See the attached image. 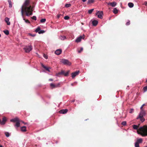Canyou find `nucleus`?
<instances>
[{
	"label": "nucleus",
	"mask_w": 147,
	"mask_h": 147,
	"mask_svg": "<svg viewBox=\"0 0 147 147\" xmlns=\"http://www.w3.org/2000/svg\"><path fill=\"white\" fill-rule=\"evenodd\" d=\"M30 3L29 0H26L22 7L21 13L23 18L24 12L26 13V14L27 16L32 14L33 9L32 6L30 5Z\"/></svg>",
	"instance_id": "1"
},
{
	"label": "nucleus",
	"mask_w": 147,
	"mask_h": 147,
	"mask_svg": "<svg viewBox=\"0 0 147 147\" xmlns=\"http://www.w3.org/2000/svg\"><path fill=\"white\" fill-rule=\"evenodd\" d=\"M133 128L135 129H138L137 132L138 134H140L143 137L147 136V126L144 125L140 127L138 129V126L135 125L133 126Z\"/></svg>",
	"instance_id": "2"
},
{
	"label": "nucleus",
	"mask_w": 147,
	"mask_h": 147,
	"mask_svg": "<svg viewBox=\"0 0 147 147\" xmlns=\"http://www.w3.org/2000/svg\"><path fill=\"white\" fill-rule=\"evenodd\" d=\"M146 114V113L145 111H141L136 119H139L141 121L143 122L145 121V119L143 117L145 116Z\"/></svg>",
	"instance_id": "3"
},
{
	"label": "nucleus",
	"mask_w": 147,
	"mask_h": 147,
	"mask_svg": "<svg viewBox=\"0 0 147 147\" xmlns=\"http://www.w3.org/2000/svg\"><path fill=\"white\" fill-rule=\"evenodd\" d=\"M10 121L11 122L16 123L14 125L15 126L18 127L20 126V122L21 121L18 118L15 117L14 119H11Z\"/></svg>",
	"instance_id": "4"
},
{
	"label": "nucleus",
	"mask_w": 147,
	"mask_h": 147,
	"mask_svg": "<svg viewBox=\"0 0 147 147\" xmlns=\"http://www.w3.org/2000/svg\"><path fill=\"white\" fill-rule=\"evenodd\" d=\"M24 49L26 53H29L32 50V46L31 45L25 46L24 48Z\"/></svg>",
	"instance_id": "5"
},
{
	"label": "nucleus",
	"mask_w": 147,
	"mask_h": 147,
	"mask_svg": "<svg viewBox=\"0 0 147 147\" xmlns=\"http://www.w3.org/2000/svg\"><path fill=\"white\" fill-rule=\"evenodd\" d=\"M69 71H67L65 73L64 71L62 70L60 72L57 74V76H59L61 75H63L64 76H68Z\"/></svg>",
	"instance_id": "6"
},
{
	"label": "nucleus",
	"mask_w": 147,
	"mask_h": 147,
	"mask_svg": "<svg viewBox=\"0 0 147 147\" xmlns=\"http://www.w3.org/2000/svg\"><path fill=\"white\" fill-rule=\"evenodd\" d=\"M61 62L62 63L66 65H70L71 64V63L67 59H63L61 60Z\"/></svg>",
	"instance_id": "7"
},
{
	"label": "nucleus",
	"mask_w": 147,
	"mask_h": 147,
	"mask_svg": "<svg viewBox=\"0 0 147 147\" xmlns=\"http://www.w3.org/2000/svg\"><path fill=\"white\" fill-rule=\"evenodd\" d=\"M96 15L98 16V18L102 19V16L103 15V12L102 11H98L96 13Z\"/></svg>",
	"instance_id": "8"
},
{
	"label": "nucleus",
	"mask_w": 147,
	"mask_h": 147,
	"mask_svg": "<svg viewBox=\"0 0 147 147\" xmlns=\"http://www.w3.org/2000/svg\"><path fill=\"white\" fill-rule=\"evenodd\" d=\"M85 37L84 35L83 34L82 36H80L79 37L77 38L76 40V42H79L81 41L82 39H84Z\"/></svg>",
	"instance_id": "9"
},
{
	"label": "nucleus",
	"mask_w": 147,
	"mask_h": 147,
	"mask_svg": "<svg viewBox=\"0 0 147 147\" xmlns=\"http://www.w3.org/2000/svg\"><path fill=\"white\" fill-rule=\"evenodd\" d=\"M60 84L58 83L56 84H55L53 83H51L50 84V87L52 89L54 88H57L59 86Z\"/></svg>",
	"instance_id": "10"
},
{
	"label": "nucleus",
	"mask_w": 147,
	"mask_h": 147,
	"mask_svg": "<svg viewBox=\"0 0 147 147\" xmlns=\"http://www.w3.org/2000/svg\"><path fill=\"white\" fill-rule=\"evenodd\" d=\"M79 71H76L72 73L71 74L72 78H74L75 76L78 75L79 74Z\"/></svg>",
	"instance_id": "11"
},
{
	"label": "nucleus",
	"mask_w": 147,
	"mask_h": 147,
	"mask_svg": "<svg viewBox=\"0 0 147 147\" xmlns=\"http://www.w3.org/2000/svg\"><path fill=\"white\" fill-rule=\"evenodd\" d=\"M7 121V119L6 117H4L3 118L2 121H1V125H4Z\"/></svg>",
	"instance_id": "12"
},
{
	"label": "nucleus",
	"mask_w": 147,
	"mask_h": 147,
	"mask_svg": "<svg viewBox=\"0 0 147 147\" xmlns=\"http://www.w3.org/2000/svg\"><path fill=\"white\" fill-rule=\"evenodd\" d=\"M62 52V50L61 49H57L55 51V53L57 55H60Z\"/></svg>",
	"instance_id": "13"
},
{
	"label": "nucleus",
	"mask_w": 147,
	"mask_h": 147,
	"mask_svg": "<svg viewBox=\"0 0 147 147\" xmlns=\"http://www.w3.org/2000/svg\"><path fill=\"white\" fill-rule=\"evenodd\" d=\"M116 3L115 2H113L112 3H108L107 4L108 5L111 6L113 7H115L116 5Z\"/></svg>",
	"instance_id": "14"
},
{
	"label": "nucleus",
	"mask_w": 147,
	"mask_h": 147,
	"mask_svg": "<svg viewBox=\"0 0 147 147\" xmlns=\"http://www.w3.org/2000/svg\"><path fill=\"white\" fill-rule=\"evenodd\" d=\"M41 66L45 68L47 71H48L49 72L50 71L49 69H50V67H46L42 63L41 64Z\"/></svg>",
	"instance_id": "15"
},
{
	"label": "nucleus",
	"mask_w": 147,
	"mask_h": 147,
	"mask_svg": "<svg viewBox=\"0 0 147 147\" xmlns=\"http://www.w3.org/2000/svg\"><path fill=\"white\" fill-rule=\"evenodd\" d=\"M9 18L7 17L5 19V21L7 23V25H9L10 24V22L9 21Z\"/></svg>",
	"instance_id": "16"
},
{
	"label": "nucleus",
	"mask_w": 147,
	"mask_h": 147,
	"mask_svg": "<svg viewBox=\"0 0 147 147\" xmlns=\"http://www.w3.org/2000/svg\"><path fill=\"white\" fill-rule=\"evenodd\" d=\"M21 130L22 131L25 132L26 131V127L25 126H23L21 127Z\"/></svg>",
	"instance_id": "17"
},
{
	"label": "nucleus",
	"mask_w": 147,
	"mask_h": 147,
	"mask_svg": "<svg viewBox=\"0 0 147 147\" xmlns=\"http://www.w3.org/2000/svg\"><path fill=\"white\" fill-rule=\"evenodd\" d=\"M98 23V22L96 20H94L92 22V25L94 26H96L97 25V24Z\"/></svg>",
	"instance_id": "18"
},
{
	"label": "nucleus",
	"mask_w": 147,
	"mask_h": 147,
	"mask_svg": "<svg viewBox=\"0 0 147 147\" xmlns=\"http://www.w3.org/2000/svg\"><path fill=\"white\" fill-rule=\"evenodd\" d=\"M142 141H143L142 139V138H140V139H137L136 142H137L138 143V144H139L142 143Z\"/></svg>",
	"instance_id": "19"
},
{
	"label": "nucleus",
	"mask_w": 147,
	"mask_h": 147,
	"mask_svg": "<svg viewBox=\"0 0 147 147\" xmlns=\"http://www.w3.org/2000/svg\"><path fill=\"white\" fill-rule=\"evenodd\" d=\"M8 2L9 5V7L11 8L12 7V2L11 0H8Z\"/></svg>",
	"instance_id": "20"
},
{
	"label": "nucleus",
	"mask_w": 147,
	"mask_h": 147,
	"mask_svg": "<svg viewBox=\"0 0 147 147\" xmlns=\"http://www.w3.org/2000/svg\"><path fill=\"white\" fill-rule=\"evenodd\" d=\"M59 38L61 40H64L66 38V37L64 36H59Z\"/></svg>",
	"instance_id": "21"
},
{
	"label": "nucleus",
	"mask_w": 147,
	"mask_h": 147,
	"mask_svg": "<svg viewBox=\"0 0 147 147\" xmlns=\"http://www.w3.org/2000/svg\"><path fill=\"white\" fill-rule=\"evenodd\" d=\"M118 10L116 8H114L113 10V12L115 14H116L118 13Z\"/></svg>",
	"instance_id": "22"
},
{
	"label": "nucleus",
	"mask_w": 147,
	"mask_h": 147,
	"mask_svg": "<svg viewBox=\"0 0 147 147\" xmlns=\"http://www.w3.org/2000/svg\"><path fill=\"white\" fill-rule=\"evenodd\" d=\"M128 6H129V7L130 8H131V7H133L134 5V4L133 3H131V2L129 3H128Z\"/></svg>",
	"instance_id": "23"
},
{
	"label": "nucleus",
	"mask_w": 147,
	"mask_h": 147,
	"mask_svg": "<svg viewBox=\"0 0 147 147\" xmlns=\"http://www.w3.org/2000/svg\"><path fill=\"white\" fill-rule=\"evenodd\" d=\"M67 111H59L58 113L60 114H65L67 112Z\"/></svg>",
	"instance_id": "24"
},
{
	"label": "nucleus",
	"mask_w": 147,
	"mask_h": 147,
	"mask_svg": "<svg viewBox=\"0 0 147 147\" xmlns=\"http://www.w3.org/2000/svg\"><path fill=\"white\" fill-rule=\"evenodd\" d=\"M3 32H4V33L7 35H8L9 34V31L7 30H4L3 31Z\"/></svg>",
	"instance_id": "25"
},
{
	"label": "nucleus",
	"mask_w": 147,
	"mask_h": 147,
	"mask_svg": "<svg viewBox=\"0 0 147 147\" xmlns=\"http://www.w3.org/2000/svg\"><path fill=\"white\" fill-rule=\"evenodd\" d=\"M94 2V0H88V4H90Z\"/></svg>",
	"instance_id": "26"
},
{
	"label": "nucleus",
	"mask_w": 147,
	"mask_h": 147,
	"mask_svg": "<svg viewBox=\"0 0 147 147\" xmlns=\"http://www.w3.org/2000/svg\"><path fill=\"white\" fill-rule=\"evenodd\" d=\"M40 28L39 27H38L36 29L35 32H38H38L40 31Z\"/></svg>",
	"instance_id": "27"
},
{
	"label": "nucleus",
	"mask_w": 147,
	"mask_h": 147,
	"mask_svg": "<svg viewBox=\"0 0 147 147\" xmlns=\"http://www.w3.org/2000/svg\"><path fill=\"white\" fill-rule=\"evenodd\" d=\"M94 9H90L88 11V13L89 14H91L94 10Z\"/></svg>",
	"instance_id": "28"
},
{
	"label": "nucleus",
	"mask_w": 147,
	"mask_h": 147,
	"mask_svg": "<svg viewBox=\"0 0 147 147\" xmlns=\"http://www.w3.org/2000/svg\"><path fill=\"white\" fill-rule=\"evenodd\" d=\"M144 92H146L147 91V86L144 87L143 88Z\"/></svg>",
	"instance_id": "29"
},
{
	"label": "nucleus",
	"mask_w": 147,
	"mask_h": 147,
	"mask_svg": "<svg viewBox=\"0 0 147 147\" xmlns=\"http://www.w3.org/2000/svg\"><path fill=\"white\" fill-rule=\"evenodd\" d=\"M135 147H140L139 144L137 142H136L135 144Z\"/></svg>",
	"instance_id": "30"
},
{
	"label": "nucleus",
	"mask_w": 147,
	"mask_h": 147,
	"mask_svg": "<svg viewBox=\"0 0 147 147\" xmlns=\"http://www.w3.org/2000/svg\"><path fill=\"white\" fill-rule=\"evenodd\" d=\"M83 50V48L82 47L80 49V50H79L78 49V52L79 53H81L82 51Z\"/></svg>",
	"instance_id": "31"
},
{
	"label": "nucleus",
	"mask_w": 147,
	"mask_h": 147,
	"mask_svg": "<svg viewBox=\"0 0 147 147\" xmlns=\"http://www.w3.org/2000/svg\"><path fill=\"white\" fill-rule=\"evenodd\" d=\"M71 5L70 4H66L65 5V7H70Z\"/></svg>",
	"instance_id": "32"
},
{
	"label": "nucleus",
	"mask_w": 147,
	"mask_h": 147,
	"mask_svg": "<svg viewBox=\"0 0 147 147\" xmlns=\"http://www.w3.org/2000/svg\"><path fill=\"white\" fill-rule=\"evenodd\" d=\"M69 18V17L67 16H66L64 17V19L65 20H68Z\"/></svg>",
	"instance_id": "33"
},
{
	"label": "nucleus",
	"mask_w": 147,
	"mask_h": 147,
	"mask_svg": "<svg viewBox=\"0 0 147 147\" xmlns=\"http://www.w3.org/2000/svg\"><path fill=\"white\" fill-rule=\"evenodd\" d=\"M5 136L7 137H9V134L8 132H5Z\"/></svg>",
	"instance_id": "34"
},
{
	"label": "nucleus",
	"mask_w": 147,
	"mask_h": 147,
	"mask_svg": "<svg viewBox=\"0 0 147 147\" xmlns=\"http://www.w3.org/2000/svg\"><path fill=\"white\" fill-rule=\"evenodd\" d=\"M122 125H125L126 124V121H123L121 123Z\"/></svg>",
	"instance_id": "35"
},
{
	"label": "nucleus",
	"mask_w": 147,
	"mask_h": 147,
	"mask_svg": "<svg viewBox=\"0 0 147 147\" xmlns=\"http://www.w3.org/2000/svg\"><path fill=\"white\" fill-rule=\"evenodd\" d=\"M46 20L45 19H42L40 20V22L42 23H43L46 21Z\"/></svg>",
	"instance_id": "36"
},
{
	"label": "nucleus",
	"mask_w": 147,
	"mask_h": 147,
	"mask_svg": "<svg viewBox=\"0 0 147 147\" xmlns=\"http://www.w3.org/2000/svg\"><path fill=\"white\" fill-rule=\"evenodd\" d=\"M45 32V31L44 30H40V31L38 32V33L39 34H42V33H44Z\"/></svg>",
	"instance_id": "37"
},
{
	"label": "nucleus",
	"mask_w": 147,
	"mask_h": 147,
	"mask_svg": "<svg viewBox=\"0 0 147 147\" xmlns=\"http://www.w3.org/2000/svg\"><path fill=\"white\" fill-rule=\"evenodd\" d=\"M31 18H32V19H33L35 20H36V17L35 16H33V17H31Z\"/></svg>",
	"instance_id": "38"
},
{
	"label": "nucleus",
	"mask_w": 147,
	"mask_h": 147,
	"mask_svg": "<svg viewBox=\"0 0 147 147\" xmlns=\"http://www.w3.org/2000/svg\"><path fill=\"white\" fill-rule=\"evenodd\" d=\"M23 19L25 21V22H26L27 23H30V22L28 20H25V19L24 18Z\"/></svg>",
	"instance_id": "39"
},
{
	"label": "nucleus",
	"mask_w": 147,
	"mask_h": 147,
	"mask_svg": "<svg viewBox=\"0 0 147 147\" xmlns=\"http://www.w3.org/2000/svg\"><path fill=\"white\" fill-rule=\"evenodd\" d=\"M43 57L46 59H47L48 57L45 54H43Z\"/></svg>",
	"instance_id": "40"
},
{
	"label": "nucleus",
	"mask_w": 147,
	"mask_h": 147,
	"mask_svg": "<svg viewBox=\"0 0 147 147\" xmlns=\"http://www.w3.org/2000/svg\"><path fill=\"white\" fill-rule=\"evenodd\" d=\"M130 24V21H128L126 23V25H129Z\"/></svg>",
	"instance_id": "41"
},
{
	"label": "nucleus",
	"mask_w": 147,
	"mask_h": 147,
	"mask_svg": "<svg viewBox=\"0 0 147 147\" xmlns=\"http://www.w3.org/2000/svg\"><path fill=\"white\" fill-rule=\"evenodd\" d=\"M145 105V104H144L141 107H140V109H141L142 110H143V109L144 106Z\"/></svg>",
	"instance_id": "42"
},
{
	"label": "nucleus",
	"mask_w": 147,
	"mask_h": 147,
	"mask_svg": "<svg viewBox=\"0 0 147 147\" xmlns=\"http://www.w3.org/2000/svg\"><path fill=\"white\" fill-rule=\"evenodd\" d=\"M144 4L146 6H147V2L145 1L144 3Z\"/></svg>",
	"instance_id": "43"
},
{
	"label": "nucleus",
	"mask_w": 147,
	"mask_h": 147,
	"mask_svg": "<svg viewBox=\"0 0 147 147\" xmlns=\"http://www.w3.org/2000/svg\"><path fill=\"white\" fill-rule=\"evenodd\" d=\"M61 14H58L57 15V18H59L60 16H61Z\"/></svg>",
	"instance_id": "44"
},
{
	"label": "nucleus",
	"mask_w": 147,
	"mask_h": 147,
	"mask_svg": "<svg viewBox=\"0 0 147 147\" xmlns=\"http://www.w3.org/2000/svg\"><path fill=\"white\" fill-rule=\"evenodd\" d=\"M29 34L31 36H33V37L34 36H35V35H33V34Z\"/></svg>",
	"instance_id": "45"
},
{
	"label": "nucleus",
	"mask_w": 147,
	"mask_h": 147,
	"mask_svg": "<svg viewBox=\"0 0 147 147\" xmlns=\"http://www.w3.org/2000/svg\"><path fill=\"white\" fill-rule=\"evenodd\" d=\"M49 81H53V80L51 78L49 79Z\"/></svg>",
	"instance_id": "46"
},
{
	"label": "nucleus",
	"mask_w": 147,
	"mask_h": 147,
	"mask_svg": "<svg viewBox=\"0 0 147 147\" xmlns=\"http://www.w3.org/2000/svg\"><path fill=\"white\" fill-rule=\"evenodd\" d=\"M76 83H72L71 85L72 86H73L75 84H76Z\"/></svg>",
	"instance_id": "47"
},
{
	"label": "nucleus",
	"mask_w": 147,
	"mask_h": 147,
	"mask_svg": "<svg viewBox=\"0 0 147 147\" xmlns=\"http://www.w3.org/2000/svg\"><path fill=\"white\" fill-rule=\"evenodd\" d=\"M87 0H82V1L84 2H86V1Z\"/></svg>",
	"instance_id": "48"
},
{
	"label": "nucleus",
	"mask_w": 147,
	"mask_h": 147,
	"mask_svg": "<svg viewBox=\"0 0 147 147\" xmlns=\"http://www.w3.org/2000/svg\"><path fill=\"white\" fill-rule=\"evenodd\" d=\"M61 110H65V111H66V110H68L67 109H61Z\"/></svg>",
	"instance_id": "49"
},
{
	"label": "nucleus",
	"mask_w": 147,
	"mask_h": 147,
	"mask_svg": "<svg viewBox=\"0 0 147 147\" xmlns=\"http://www.w3.org/2000/svg\"><path fill=\"white\" fill-rule=\"evenodd\" d=\"M75 101V100H72L71 101V102H74Z\"/></svg>",
	"instance_id": "50"
},
{
	"label": "nucleus",
	"mask_w": 147,
	"mask_h": 147,
	"mask_svg": "<svg viewBox=\"0 0 147 147\" xmlns=\"http://www.w3.org/2000/svg\"><path fill=\"white\" fill-rule=\"evenodd\" d=\"M125 116L124 117H126V114L125 113Z\"/></svg>",
	"instance_id": "51"
},
{
	"label": "nucleus",
	"mask_w": 147,
	"mask_h": 147,
	"mask_svg": "<svg viewBox=\"0 0 147 147\" xmlns=\"http://www.w3.org/2000/svg\"><path fill=\"white\" fill-rule=\"evenodd\" d=\"M23 123H24L25 124H26V123H24L23 121H21Z\"/></svg>",
	"instance_id": "52"
},
{
	"label": "nucleus",
	"mask_w": 147,
	"mask_h": 147,
	"mask_svg": "<svg viewBox=\"0 0 147 147\" xmlns=\"http://www.w3.org/2000/svg\"><path fill=\"white\" fill-rule=\"evenodd\" d=\"M132 113V111H130L129 113Z\"/></svg>",
	"instance_id": "53"
},
{
	"label": "nucleus",
	"mask_w": 147,
	"mask_h": 147,
	"mask_svg": "<svg viewBox=\"0 0 147 147\" xmlns=\"http://www.w3.org/2000/svg\"><path fill=\"white\" fill-rule=\"evenodd\" d=\"M0 147H4L1 145H0Z\"/></svg>",
	"instance_id": "54"
},
{
	"label": "nucleus",
	"mask_w": 147,
	"mask_h": 147,
	"mask_svg": "<svg viewBox=\"0 0 147 147\" xmlns=\"http://www.w3.org/2000/svg\"><path fill=\"white\" fill-rule=\"evenodd\" d=\"M130 110H131V111L133 110V109H131Z\"/></svg>",
	"instance_id": "55"
},
{
	"label": "nucleus",
	"mask_w": 147,
	"mask_h": 147,
	"mask_svg": "<svg viewBox=\"0 0 147 147\" xmlns=\"http://www.w3.org/2000/svg\"><path fill=\"white\" fill-rule=\"evenodd\" d=\"M1 119H0V123H1Z\"/></svg>",
	"instance_id": "56"
},
{
	"label": "nucleus",
	"mask_w": 147,
	"mask_h": 147,
	"mask_svg": "<svg viewBox=\"0 0 147 147\" xmlns=\"http://www.w3.org/2000/svg\"><path fill=\"white\" fill-rule=\"evenodd\" d=\"M146 82H147V80H146Z\"/></svg>",
	"instance_id": "57"
},
{
	"label": "nucleus",
	"mask_w": 147,
	"mask_h": 147,
	"mask_svg": "<svg viewBox=\"0 0 147 147\" xmlns=\"http://www.w3.org/2000/svg\"><path fill=\"white\" fill-rule=\"evenodd\" d=\"M35 146H37V145H35Z\"/></svg>",
	"instance_id": "58"
}]
</instances>
